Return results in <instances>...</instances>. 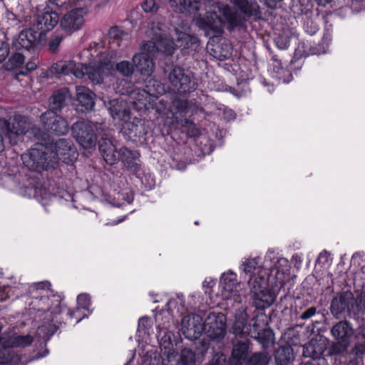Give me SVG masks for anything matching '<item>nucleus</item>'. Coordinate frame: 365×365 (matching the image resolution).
<instances>
[{"label": "nucleus", "instance_id": "obj_18", "mask_svg": "<svg viewBox=\"0 0 365 365\" xmlns=\"http://www.w3.org/2000/svg\"><path fill=\"white\" fill-rule=\"evenodd\" d=\"M202 317L197 314H190L181 320V331L185 338L192 341L204 332Z\"/></svg>", "mask_w": 365, "mask_h": 365}, {"label": "nucleus", "instance_id": "obj_37", "mask_svg": "<svg viewBox=\"0 0 365 365\" xmlns=\"http://www.w3.org/2000/svg\"><path fill=\"white\" fill-rule=\"evenodd\" d=\"M25 61V56L23 53L17 51L12 53L9 60L4 64V68L6 71H12L21 67Z\"/></svg>", "mask_w": 365, "mask_h": 365}, {"label": "nucleus", "instance_id": "obj_45", "mask_svg": "<svg viewBox=\"0 0 365 365\" xmlns=\"http://www.w3.org/2000/svg\"><path fill=\"white\" fill-rule=\"evenodd\" d=\"M173 334L171 331L165 332L164 335L160 339V346L163 347L165 350L168 349V356L170 358L171 348L173 346L172 338Z\"/></svg>", "mask_w": 365, "mask_h": 365}, {"label": "nucleus", "instance_id": "obj_16", "mask_svg": "<svg viewBox=\"0 0 365 365\" xmlns=\"http://www.w3.org/2000/svg\"><path fill=\"white\" fill-rule=\"evenodd\" d=\"M120 133L127 140L135 143L145 140L148 129L144 120L135 118L133 120H125L120 129Z\"/></svg>", "mask_w": 365, "mask_h": 365}, {"label": "nucleus", "instance_id": "obj_12", "mask_svg": "<svg viewBox=\"0 0 365 365\" xmlns=\"http://www.w3.org/2000/svg\"><path fill=\"white\" fill-rule=\"evenodd\" d=\"M227 317L222 312H210L203 322L204 333L217 341H222L226 334Z\"/></svg>", "mask_w": 365, "mask_h": 365}, {"label": "nucleus", "instance_id": "obj_58", "mask_svg": "<svg viewBox=\"0 0 365 365\" xmlns=\"http://www.w3.org/2000/svg\"><path fill=\"white\" fill-rule=\"evenodd\" d=\"M309 22L308 21L306 25V31L311 36H313L319 31V26L312 21L310 22V26L309 25Z\"/></svg>", "mask_w": 365, "mask_h": 365}, {"label": "nucleus", "instance_id": "obj_11", "mask_svg": "<svg viewBox=\"0 0 365 365\" xmlns=\"http://www.w3.org/2000/svg\"><path fill=\"white\" fill-rule=\"evenodd\" d=\"M29 128L27 118L15 113L9 119L0 118V129L5 132L11 144H16L19 136L25 134Z\"/></svg>", "mask_w": 365, "mask_h": 365}, {"label": "nucleus", "instance_id": "obj_52", "mask_svg": "<svg viewBox=\"0 0 365 365\" xmlns=\"http://www.w3.org/2000/svg\"><path fill=\"white\" fill-rule=\"evenodd\" d=\"M126 169L133 174L137 175L140 171V165L136 161H123Z\"/></svg>", "mask_w": 365, "mask_h": 365}, {"label": "nucleus", "instance_id": "obj_50", "mask_svg": "<svg viewBox=\"0 0 365 365\" xmlns=\"http://www.w3.org/2000/svg\"><path fill=\"white\" fill-rule=\"evenodd\" d=\"M10 52L9 44L6 41H0V63H2L9 56Z\"/></svg>", "mask_w": 365, "mask_h": 365}, {"label": "nucleus", "instance_id": "obj_49", "mask_svg": "<svg viewBox=\"0 0 365 365\" xmlns=\"http://www.w3.org/2000/svg\"><path fill=\"white\" fill-rule=\"evenodd\" d=\"M57 330V327L52 324H48V325H43L38 327V333H43L49 339L51 336L54 334V333Z\"/></svg>", "mask_w": 365, "mask_h": 365}, {"label": "nucleus", "instance_id": "obj_7", "mask_svg": "<svg viewBox=\"0 0 365 365\" xmlns=\"http://www.w3.org/2000/svg\"><path fill=\"white\" fill-rule=\"evenodd\" d=\"M265 275V273L260 272L252 275L248 279L253 304L258 309L269 307L274 301L272 294L267 289L268 282Z\"/></svg>", "mask_w": 365, "mask_h": 365}, {"label": "nucleus", "instance_id": "obj_15", "mask_svg": "<svg viewBox=\"0 0 365 365\" xmlns=\"http://www.w3.org/2000/svg\"><path fill=\"white\" fill-rule=\"evenodd\" d=\"M41 36L31 27L21 31L15 36L11 43V48L17 51L31 52L34 51Z\"/></svg>", "mask_w": 365, "mask_h": 365}, {"label": "nucleus", "instance_id": "obj_54", "mask_svg": "<svg viewBox=\"0 0 365 365\" xmlns=\"http://www.w3.org/2000/svg\"><path fill=\"white\" fill-rule=\"evenodd\" d=\"M275 45L281 50L287 49L289 46V40L285 36H278L274 39Z\"/></svg>", "mask_w": 365, "mask_h": 365}, {"label": "nucleus", "instance_id": "obj_30", "mask_svg": "<svg viewBox=\"0 0 365 365\" xmlns=\"http://www.w3.org/2000/svg\"><path fill=\"white\" fill-rule=\"evenodd\" d=\"M108 59L110 61V63L113 65V68L110 69V72L105 75V76H108L111 71L115 69V71H117L119 74L124 77H130L134 73L135 66L133 63H131L128 61H121L115 64L114 66V64L113 62L108 58L107 56H101L98 61H104Z\"/></svg>", "mask_w": 365, "mask_h": 365}, {"label": "nucleus", "instance_id": "obj_47", "mask_svg": "<svg viewBox=\"0 0 365 365\" xmlns=\"http://www.w3.org/2000/svg\"><path fill=\"white\" fill-rule=\"evenodd\" d=\"M2 21H5L9 26H15L20 24V21L17 16L11 11L8 9L5 10Z\"/></svg>", "mask_w": 365, "mask_h": 365}, {"label": "nucleus", "instance_id": "obj_34", "mask_svg": "<svg viewBox=\"0 0 365 365\" xmlns=\"http://www.w3.org/2000/svg\"><path fill=\"white\" fill-rule=\"evenodd\" d=\"M201 0H179L177 10L182 14H195L201 7Z\"/></svg>", "mask_w": 365, "mask_h": 365}, {"label": "nucleus", "instance_id": "obj_40", "mask_svg": "<svg viewBox=\"0 0 365 365\" xmlns=\"http://www.w3.org/2000/svg\"><path fill=\"white\" fill-rule=\"evenodd\" d=\"M177 365H195V353L188 349H182Z\"/></svg>", "mask_w": 365, "mask_h": 365}, {"label": "nucleus", "instance_id": "obj_38", "mask_svg": "<svg viewBox=\"0 0 365 365\" xmlns=\"http://www.w3.org/2000/svg\"><path fill=\"white\" fill-rule=\"evenodd\" d=\"M270 357L267 352H255L248 357L243 365H268Z\"/></svg>", "mask_w": 365, "mask_h": 365}, {"label": "nucleus", "instance_id": "obj_57", "mask_svg": "<svg viewBox=\"0 0 365 365\" xmlns=\"http://www.w3.org/2000/svg\"><path fill=\"white\" fill-rule=\"evenodd\" d=\"M50 196V193L46 190L41 187H35L34 197H40L41 199H47Z\"/></svg>", "mask_w": 365, "mask_h": 365}, {"label": "nucleus", "instance_id": "obj_14", "mask_svg": "<svg viewBox=\"0 0 365 365\" xmlns=\"http://www.w3.org/2000/svg\"><path fill=\"white\" fill-rule=\"evenodd\" d=\"M43 128L49 133L63 135L68 132V122L56 112L47 110L40 116Z\"/></svg>", "mask_w": 365, "mask_h": 365}, {"label": "nucleus", "instance_id": "obj_26", "mask_svg": "<svg viewBox=\"0 0 365 365\" xmlns=\"http://www.w3.org/2000/svg\"><path fill=\"white\" fill-rule=\"evenodd\" d=\"M70 97L71 94L66 88L54 91L49 98L50 109L48 110L60 111L66 106V101Z\"/></svg>", "mask_w": 365, "mask_h": 365}, {"label": "nucleus", "instance_id": "obj_8", "mask_svg": "<svg viewBox=\"0 0 365 365\" xmlns=\"http://www.w3.org/2000/svg\"><path fill=\"white\" fill-rule=\"evenodd\" d=\"M168 79L173 89L180 94L190 93L197 87L193 73L182 66H173L168 74Z\"/></svg>", "mask_w": 365, "mask_h": 365}, {"label": "nucleus", "instance_id": "obj_36", "mask_svg": "<svg viewBox=\"0 0 365 365\" xmlns=\"http://www.w3.org/2000/svg\"><path fill=\"white\" fill-rule=\"evenodd\" d=\"M242 270L245 274L248 275L249 277L260 272H264L262 267L259 265L257 259L256 258L247 259L242 264Z\"/></svg>", "mask_w": 365, "mask_h": 365}, {"label": "nucleus", "instance_id": "obj_56", "mask_svg": "<svg viewBox=\"0 0 365 365\" xmlns=\"http://www.w3.org/2000/svg\"><path fill=\"white\" fill-rule=\"evenodd\" d=\"M365 351V346L361 343H356L351 349L350 354L356 356L362 355Z\"/></svg>", "mask_w": 365, "mask_h": 365}, {"label": "nucleus", "instance_id": "obj_25", "mask_svg": "<svg viewBox=\"0 0 365 365\" xmlns=\"http://www.w3.org/2000/svg\"><path fill=\"white\" fill-rule=\"evenodd\" d=\"M147 90L143 89L140 90L139 88L134 89L130 93V98L133 100V103L138 105L140 107L145 106L147 103L148 102V96H157L158 95H161L164 92V88L160 85L158 83V88L155 92L153 91L149 86H147Z\"/></svg>", "mask_w": 365, "mask_h": 365}, {"label": "nucleus", "instance_id": "obj_1", "mask_svg": "<svg viewBox=\"0 0 365 365\" xmlns=\"http://www.w3.org/2000/svg\"><path fill=\"white\" fill-rule=\"evenodd\" d=\"M225 21L227 22L230 31L235 29L245 30L247 28L246 19L233 12L228 5L221 2L214 3L203 17L197 19L196 24L204 31L205 36L213 38L222 34V24Z\"/></svg>", "mask_w": 365, "mask_h": 365}, {"label": "nucleus", "instance_id": "obj_64", "mask_svg": "<svg viewBox=\"0 0 365 365\" xmlns=\"http://www.w3.org/2000/svg\"><path fill=\"white\" fill-rule=\"evenodd\" d=\"M250 324L251 325V327H253V329H252V334L253 335H256L257 334V331H259L257 329L258 324H257V320H255V318H252V320H251V323Z\"/></svg>", "mask_w": 365, "mask_h": 365}, {"label": "nucleus", "instance_id": "obj_10", "mask_svg": "<svg viewBox=\"0 0 365 365\" xmlns=\"http://www.w3.org/2000/svg\"><path fill=\"white\" fill-rule=\"evenodd\" d=\"M98 123L90 120H78L71 126V132L77 143L83 148H94L97 142L96 130Z\"/></svg>", "mask_w": 365, "mask_h": 365}, {"label": "nucleus", "instance_id": "obj_48", "mask_svg": "<svg viewBox=\"0 0 365 365\" xmlns=\"http://www.w3.org/2000/svg\"><path fill=\"white\" fill-rule=\"evenodd\" d=\"M207 142L208 140L205 137L200 138V143L202 144L203 143H205V144L204 147L200 148V152L197 155L198 157H205L207 155H210L213 151V146L210 143L207 144Z\"/></svg>", "mask_w": 365, "mask_h": 365}, {"label": "nucleus", "instance_id": "obj_21", "mask_svg": "<svg viewBox=\"0 0 365 365\" xmlns=\"http://www.w3.org/2000/svg\"><path fill=\"white\" fill-rule=\"evenodd\" d=\"M158 23L159 24V29L161 31V36L158 38L160 41L159 43L163 47L165 48L167 43L172 42L174 47L173 52L177 48H180L182 50L196 49V47L197 46V41L195 37L191 36L185 33H180L178 36L176 42H175L172 38H169L166 35L165 31V26L159 22Z\"/></svg>", "mask_w": 365, "mask_h": 365}, {"label": "nucleus", "instance_id": "obj_43", "mask_svg": "<svg viewBox=\"0 0 365 365\" xmlns=\"http://www.w3.org/2000/svg\"><path fill=\"white\" fill-rule=\"evenodd\" d=\"M308 56H310L309 44L305 42H299L295 48L294 58L295 59H299Z\"/></svg>", "mask_w": 365, "mask_h": 365}, {"label": "nucleus", "instance_id": "obj_31", "mask_svg": "<svg viewBox=\"0 0 365 365\" xmlns=\"http://www.w3.org/2000/svg\"><path fill=\"white\" fill-rule=\"evenodd\" d=\"M58 161H23L24 165L31 171L41 173L49 171L58 166Z\"/></svg>", "mask_w": 365, "mask_h": 365}, {"label": "nucleus", "instance_id": "obj_13", "mask_svg": "<svg viewBox=\"0 0 365 365\" xmlns=\"http://www.w3.org/2000/svg\"><path fill=\"white\" fill-rule=\"evenodd\" d=\"M248 315L241 306L233 314L228 326V332L234 336L231 339H249L252 336L251 325L248 324Z\"/></svg>", "mask_w": 365, "mask_h": 365}, {"label": "nucleus", "instance_id": "obj_28", "mask_svg": "<svg viewBox=\"0 0 365 365\" xmlns=\"http://www.w3.org/2000/svg\"><path fill=\"white\" fill-rule=\"evenodd\" d=\"M325 351V345L323 342L317 339H312L303 346V356L311 359H320Z\"/></svg>", "mask_w": 365, "mask_h": 365}, {"label": "nucleus", "instance_id": "obj_19", "mask_svg": "<svg viewBox=\"0 0 365 365\" xmlns=\"http://www.w3.org/2000/svg\"><path fill=\"white\" fill-rule=\"evenodd\" d=\"M354 294L350 291L338 292L331 299L330 312L331 314L339 318L349 313L354 306Z\"/></svg>", "mask_w": 365, "mask_h": 365}, {"label": "nucleus", "instance_id": "obj_2", "mask_svg": "<svg viewBox=\"0 0 365 365\" xmlns=\"http://www.w3.org/2000/svg\"><path fill=\"white\" fill-rule=\"evenodd\" d=\"M150 41L144 43L141 48V52L133 56L132 61L137 71L143 76H149L154 71L155 63L153 58L159 53L165 56L173 54V43L168 42L165 48L160 45L159 37L161 36V31L159 29V24L156 22L150 23L145 31Z\"/></svg>", "mask_w": 365, "mask_h": 365}, {"label": "nucleus", "instance_id": "obj_61", "mask_svg": "<svg viewBox=\"0 0 365 365\" xmlns=\"http://www.w3.org/2000/svg\"><path fill=\"white\" fill-rule=\"evenodd\" d=\"M170 167L172 168H176L178 170H182L185 168V165L184 164V161H172V163L170 164Z\"/></svg>", "mask_w": 365, "mask_h": 365}, {"label": "nucleus", "instance_id": "obj_59", "mask_svg": "<svg viewBox=\"0 0 365 365\" xmlns=\"http://www.w3.org/2000/svg\"><path fill=\"white\" fill-rule=\"evenodd\" d=\"M209 365H226L225 356L224 355L215 356Z\"/></svg>", "mask_w": 365, "mask_h": 365}, {"label": "nucleus", "instance_id": "obj_63", "mask_svg": "<svg viewBox=\"0 0 365 365\" xmlns=\"http://www.w3.org/2000/svg\"><path fill=\"white\" fill-rule=\"evenodd\" d=\"M37 67V63L36 61H31L26 63V68L29 71H34Z\"/></svg>", "mask_w": 365, "mask_h": 365}, {"label": "nucleus", "instance_id": "obj_5", "mask_svg": "<svg viewBox=\"0 0 365 365\" xmlns=\"http://www.w3.org/2000/svg\"><path fill=\"white\" fill-rule=\"evenodd\" d=\"M78 153L71 140L61 138L53 149L43 144H36L21 155V160H77Z\"/></svg>", "mask_w": 365, "mask_h": 365}, {"label": "nucleus", "instance_id": "obj_3", "mask_svg": "<svg viewBox=\"0 0 365 365\" xmlns=\"http://www.w3.org/2000/svg\"><path fill=\"white\" fill-rule=\"evenodd\" d=\"M112 68L113 65L108 59L98 61L88 66L86 64L77 66L74 61H59L51 66L50 72L52 74L63 75L73 73L78 78L87 76L93 83L100 84L102 83L104 76L108 74Z\"/></svg>", "mask_w": 365, "mask_h": 365}, {"label": "nucleus", "instance_id": "obj_4", "mask_svg": "<svg viewBox=\"0 0 365 365\" xmlns=\"http://www.w3.org/2000/svg\"><path fill=\"white\" fill-rule=\"evenodd\" d=\"M61 11L70 10L60 21L61 28L68 34L79 30L88 13L92 0H48Z\"/></svg>", "mask_w": 365, "mask_h": 365}, {"label": "nucleus", "instance_id": "obj_20", "mask_svg": "<svg viewBox=\"0 0 365 365\" xmlns=\"http://www.w3.org/2000/svg\"><path fill=\"white\" fill-rule=\"evenodd\" d=\"M232 349L228 359L229 365H243L252 351L250 339H231Z\"/></svg>", "mask_w": 365, "mask_h": 365}, {"label": "nucleus", "instance_id": "obj_46", "mask_svg": "<svg viewBox=\"0 0 365 365\" xmlns=\"http://www.w3.org/2000/svg\"><path fill=\"white\" fill-rule=\"evenodd\" d=\"M140 6L145 13L156 12L159 8L155 0H144L141 2Z\"/></svg>", "mask_w": 365, "mask_h": 365}, {"label": "nucleus", "instance_id": "obj_41", "mask_svg": "<svg viewBox=\"0 0 365 365\" xmlns=\"http://www.w3.org/2000/svg\"><path fill=\"white\" fill-rule=\"evenodd\" d=\"M33 342V338L30 335L16 336L10 341L11 347H26L30 346Z\"/></svg>", "mask_w": 365, "mask_h": 365}, {"label": "nucleus", "instance_id": "obj_55", "mask_svg": "<svg viewBox=\"0 0 365 365\" xmlns=\"http://www.w3.org/2000/svg\"><path fill=\"white\" fill-rule=\"evenodd\" d=\"M317 312V309L315 307H311L305 309L299 316V319L302 320H307L313 317Z\"/></svg>", "mask_w": 365, "mask_h": 365}, {"label": "nucleus", "instance_id": "obj_53", "mask_svg": "<svg viewBox=\"0 0 365 365\" xmlns=\"http://www.w3.org/2000/svg\"><path fill=\"white\" fill-rule=\"evenodd\" d=\"M78 304L83 309H88L91 304V299L87 294H81L77 297Z\"/></svg>", "mask_w": 365, "mask_h": 365}, {"label": "nucleus", "instance_id": "obj_33", "mask_svg": "<svg viewBox=\"0 0 365 365\" xmlns=\"http://www.w3.org/2000/svg\"><path fill=\"white\" fill-rule=\"evenodd\" d=\"M251 337L256 339L263 349L269 348L274 344V334L270 329H264L261 331H257V334H252Z\"/></svg>", "mask_w": 365, "mask_h": 365}, {"label": "nucleus", "instance_id": "obj_39", "mask_svg": "<svg viewBox=\"0 0 365 365\" xmlns=\"http://www.w3.org/2000/svg\"><path fill=\"white\" fill-rule=\"evenodd\" d=\"M329 38L324 36L322 41L317 45L309 44V50L310 55H321L327 52L329 43Z\"/></svg>", "mask_w": 365, "mask_h": 365}, {"label": "nucleus", "instance_id": "obj_51", "mask_svg": "<svg viewBox=\"0 0 365 365\" xmlns=\"http://www.w3.org/2000/svg\"><path fill=\"white\" fill-rule=\"evenodd\" d=\"M288 267V261L284 258L279 259L274 267L277 271L276 274H279L280 272H282V274L287 273L289 271Z\"/></svg>", "mask_w": 365, "mask_h": 365}, {"label": "nucleus", "instance_id": "obj_62", "mask_svg": "<svg viewBox=\"0 0 365 365\" xmlns=\"http://www.w3.org/2000/svg\"><path fill=\"white\" fill-rule=\"evenodd\" d=\"M149 319L148 317H141L138 320V331L141 329H145L146 328V324L148 322Z\"/></svg>", "mask_w": 365, "mask_h": 365}, {"label": "nucleus", "instance_id": "obj_24", "mask_svg": "<svg viewBox=\"0 0 365 365\" xmlns=\"http://www.w3.org/2000/svg\"><path fill=\"white\" fill-rule=\"evenodd\" d=\"M247 17L258 20L262 18V12L256 0H230Z\"/></svg>", "mask_w": 365, "mask_h": 365}, {"label": "nucleus", "instance_id": "obj_6", "mask_svg": "<svg viewBox=\"0 0 365 365\" xmlns=\"http://www.w3.org/2000/svg\"><path fill=\"white\" fill-rule=\"evenodd\" d=\"M330 332L336 341H333L329 346L328 349L329 355L347 354L354 333L351 324L346 320L340 321L332 326Z\"/></svg>", "mask_w": 365, "mask_h": 365}, {"label": "nucleus", "instance_id": "obj_27", "mask_svg": "<svg viewBox=\"0 0 365 365\" xmlns=\"http://www.w3.org/2000/svg\"><path fill=\"white\" fill-rule=\"evenodd\" d=\"M109 104V113L113 119L125 122L129 118L130 110L125 102L113 99Z\"/></svg>", "mask_w": 365, "mask_h": 365}, {"label": "nucleus", "instance_id": "obj_32", "mask_svg": "<svg viewBox=\"0 0 365 365\" xmlns=\"http://www.w3.org/2000/svg\"><path fill=\"white\" fill-rule=\"evenodd\" d=\"M108 36L112 41L110 43L116 46H126L129 38L127 33H125L120 28L113 26L110 29Z\"/></svg>", "mask_w": 365, "mask_h": 365}, {"label": "nucleus", "instance_id": "obj_22", "mask_svg": "<svg viewBox=\"0 0 365 365\" xmlns=\"http://www.w3.org/2000/svg\"><path fill=\"white\" fill-rule=\"evenodd\" d=\"M58 21V14L56 11L48 10L36 16L31 27L42 37L46 32L52 30Z\"/></svg>", "mask_w": 365, "mask_h": 365}, {"label": "nucleus", "instance_id": "obj_9", "mask_svg": "<svg viewBox=\"0 0 365 365\" xmlns=\"http://www.w3.org/2000/svg\"><path fill=\"white\" fill-rule=\"evenodd\" d=\"M98 146L103 160H137L140 158V153L136 150H130L125 147L116 150L113 139L109 133L101 137Z\"/></svg>", "mask_w": 365, "mask_h": 365}, {"label": "nucleus", "instance_id": "obj_42", "mask_svg": "<svg viewBox=\"0 0 365 365\" xmlns=\"http://www.w3.org/2000/svg\"><path fill=\"white\" fill-rule=\"evenodd\" d=\"M210 54L220 61H224L229 58L230 55V49H220L219 45L213 46L210 48Z\"/></svg>", "mask_w": 365, "mask_h": 365}, {"label": "nucleus", "instance_id": "obj_23", "mask_svg": "<svg viewBox=\"0 0 365 365\" xmlns=\"http://www.w3.org/2000/svg\"><path fill=\"white\" fill-rule=\"evenodd\" d=\"M77 110L84 113L91 110L95 106V94L85 86L76 87Z\"/></svg>", "mask_w": 365, "mask_h": 365}, {"label": "nucleus", "instance_id": "obj_44", "mask_svg": "<svg viewBox=\"0 0 365 365\" xmlns=\"http://www.w3.org/2000/svg\"><path fill=\"white\" fill-rule=\"evenodd\" d=\"M63 38L61 34L53 35L48 41V50L52 53H56L59 51V46Z\"/></svg>", "mask_w": 365, "mask_h": 365}, {"label": "nucleus", "instance_id": "obj_17", "mask_svg": "<svg viewBox=\"0 0 365 365\" xmlns=\"http://www.w3.org/2000/svg\"><path fill=\"white\" fill-rule=\"evenodd\" d=\"M222 294L227 300L233 299L234 302L241 303L245 297L239 293L240 287L237 282L236 274L232 272L224 273L220 278Z\"/></svg>", "mask_w": 365, "mask_h": 365}, {"label": "nucleus", "instance_id": "obj_60", "mask_svg": "<svg viewBox=\"0 0 365 365\" xmlns=\"http://www.w3.org/2000/svg\"><path fill=\"white\" fill-rule=\"evenodd\" d=\"M214 284V282L212 280L207 281L205 279L202 283V287L204 289V292L205 294L210 293L212 287Z\"/></svg>", "mask_w": 365, "mask_h": 365}, {"label": "nucleus", "instance_id": "obj_29", "mask_svg": "<svg viewBox=\"0 0 365 365\" xmlns=\"http://www.w3.org/2000/svg\"><path fill=\"white\" fill-rule=\"evenodd\" d=\"M294 358V350L289 344L279 346L274 353L277 365H291Z\"/></svg>", "mask_w": 365, "mask_h": 365}, {"label": "nucleus", "instance_id": "obj_35", "mask_svg": "<svg viewBox=\"0 0 365 365\" xmlns=\"http://www.w3.org/2000/svg\"><path fill=\"white\" fill-rule=\"evenodd\" d=\"M190 102L187 100L175 98L172 101L171 110L173 115H179L182 117L188 113L190 110Z\"/></svg>", "mask_w": 365, "mask_h": 365}]
</instances>
